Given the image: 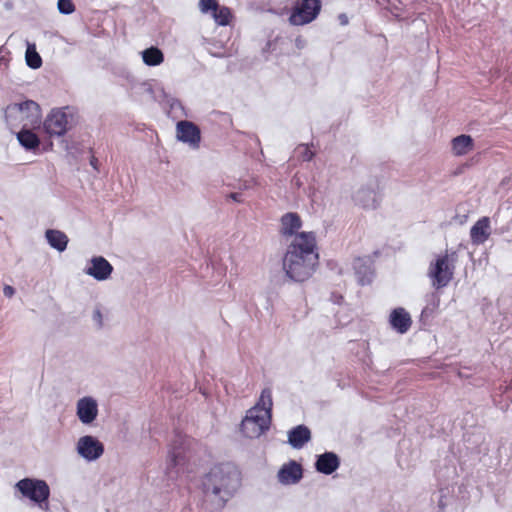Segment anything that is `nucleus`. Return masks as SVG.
Masks as SVG:
<instances>
[{
  "label": "nucleus",
  "mask_w": 512,
  "mask_h": 512,
  "mask_svg": "<svg viewBox=\"0 0 512 512\" xmlns=\"http://www.w3.org/2000/svg\"><path fill=\"white\" fill-rule=\"evenodd\" d=\"M241 472L231 464L225 463L213 467L204 477L202 485L207 497L224 507L241 487Z\"/></svg>",
  "instance_id": "f03ea898"
},
{
  "label": "nucleus",
  "mask_w": 512,
  "mask_h": 512,
  "mask_svg": "<svg viewBox=\"0 0 512 512\" xmlns=\"http://www.w3.org/2000/svg\"><path fill=\"white\" fill-rule=\"evenodd\" d=\"M17 139L23 147L29 150L37 148L40 144L38 136L30 128H22L17 133Z\"/></svg>",
  "instance_id": "5701e85b"
},
{
  "label": "nucleus",
  "mask_w": 512,
  "mask_h": 512,
  "mask_svg": "<svg viewBox=\"0 0 512 512\" xmlns=\"http://www.w3.org/2000/svg\"><path fill=\"white\" fill-rule=\"evenodd\" d=\"M272 405V391L270 388H265L262 390L258 402L248 410L246 417L242 420L241 430L247 437H258L268 429Z\"/></svg>",
  "instance_id": "7ed1b4c3"
},
{
  "label": "nucleus",
  "mask_w": 512,
  "mask_h": 512,
  "mask_svg": "<svg viewBox=\"0 0 512 512\" xmlns=\"http://www.w3.org/2000/svg\"><path fill=\"white\" fill-rule=\"evenodd\" d=\"M302 227L300 216L294 212L284 214L280 219V234L284 237L296 236Z\"/></svg>",
  "instance_id": "2eb2a0df"
},
{
  "label": "nucleus",
  "mask_w": 512,
  "mask_h": 512,
  "mask_svg": "<svg viewBox=\"0 0 512 512\" xmlns=\"http://www.w3.org/2000/svg\"><path fill=\"white\" fill-rule=\"evenodd\" d=\"M456 259L457 255L455 252H445L437 256L435 261L430 263L428 277L435 289L446 287L453 279Z\"/></svg>",
  "instance_id": "39448f33"
},
{
  "label": "nucleus",
  "mask_w": 512,
  "mask_h": 512,
  "mask_svg": "<svg viewBox=\"0 0 512 512\" xmlns=\"http://www.w3.org/2000/svg\"><path fill=\"white\" fill-rule=\"evenodd\" d=\"M311 438L310 430L304 425H298L288 433L289 444L296 449L302 448Z\"/></svg>",
  "instance_id": "aec40b11"
},
{
  "label": "nucleus",
  "mask_w": 512,
  "mask_h": 512,
  "mask_svg": "<svg viewBox=\"0 0 512 512\" xmlns=\"http://www.w3.org/2000/svg\"><path fill=\"white\" fill-rule=\"evenodd\" d=\"M15 487L24 497L40 506L47 501L50 495L49 486L44 480L25 478L18 481Z\"/></svg>",
  "instance_id": "6e6552de"
},
{
  "label": "nucleus",
  "mask_w": 512,
  "mask_h": 512,
  "mask_svg": "<svg viewBox=\"0 0 512 512\" xmlns=\"http://www.w3.org/2000/svg\"><path fill=\"white\" fill-rule=\"evenodd\" d=\"M317 263L315 235L312 232H301L289 244L282 266L287 277L302 282L312 276Z\"/></svg>",
  "instance_id": "f257e3e1"
},
{
  "label": "nucleus",
  "mask_w": 512,
  "mask_h": 512,
  "mask_svg": "<svg viewBox=\"0 0 512 512\" xmlns=\"http://www.w3.org/2000/svg\"><path fill=\"white\" fill-rule=\"evenodd\" d=\"M299 152H300V157L302 158L303 161H310L313 156H314V153L310 150V148L306 145H301L299 146Z\"/></svg>",
  "instance_id": "c756f323"
},
{
  "label": "nucleus",
  "mask_w": 512,
  "mask_h": 512,
  "mask_svg": "<svg viewBox=\"0 0 512 512\" xmlns=\"http://www.w3.org/2000/svg\"><path fill=\"white\" fill-rule=\"evenodd\" d=\"M113 272L112 265L102 256L93 257L85 273L98 281L107 280Z\"/></svg>",
  "instance_id": "f8f14e48"
},
{
  "label": "nucleus",
  "mask_w": 512,
  "mask_h": 512,
  "mask_svg": "<svg viewBox=\"0 0 512 512\" xmlns=\"http://www.w3.org/2000/svg\"><path fill=\"white\" fill-rule=\"evenodd\" d=\"M296 42H297L298 46L301 45V39L300 38L296 39Z\"/></svg>",
  "instance_id": "c9c22d12"
},
{
  "label": "nucleus",
  "mask_w": 512,
  "mask_h": 512,
  "mask_svg": "<svg viewBox=\"0 0 512 512\" xmlns=\"http://www.w3.org/2000/svg\"><path fill=\"white\" fill-rule=\"evenodd\" d=\"M474 140L470 135L462 134L451 140V151L456 157L464 156L474 150Z\"/></svg>",
  "instance_id": "6ab92c4d"
},
{
  "label": "nucleus",
  "mask_w": 512,
  "mask_h": 512,
  "mask_svg": "<svg viewBox=\"0 0 512 512\" xmlns=\"http://www.w3.org/2000/svg\"><path fill=\"white\" fill-rule=\"evenodd\" d=\"M188 445L189 440L186 437L178 436L174 440L167 458V473L170 477L177 476L185 470L188 461Z\"/></svg>",
  "instance_id": "423d86ee"
},
{
  "label": "nucleus",
  "mask_w": 512,
  "mask_h": 512,
  "mask_svg": "<svg viewBox=\"0 0 512 512\" xmlns=\"http://www.w3.org/2000/svg\"><path fill=\"white\" fill-rule=\"evenodd\" d=\"M321 10L320 0H299L292 9L289 22L301 26L312 22Z\"/></svg>",
  "instance_id": "0eeeda50"
},
{
  "label": "nucleus",
  "mask_w": 512,
  "mask_h": 512,
  "mask_svg": "<svg viewBox=\"0 0 512 512\" xmlns=\"http://www.w3.org/2000/svg\"><path fill=\"white\" fill-rule=\"evenodd\" d=\"M177 139L192 148H198L201 141L199 128L190 121H180L176 125Z\"/></svg>",
  "instance_id": "9b49d317"
},
{
  "label": "nucleus",
  "mask_w": 512,
  "mask_h": 512,
  "mask_svg": "<svg viewBox=\"0 0 512 512\" xmlns=\"http://www.w3.org/2000/svg\"><path fill=\"white\" fill-rule=\"evenodd\" d=\"M363 262V259H357L354 262V268L356 269V273L359 275L358 281L361 285L368 284L372 280V271L370 267H365L363 273L361 274L360 268L362 267Z\"/></svg>",
  "instance_id": "a878e982"
},
{
  "label": "nucleus",
  "mask_w": 512,
  "mask_h": 512,
  "mask_svg": "<svg viewBox=\"0 0 512 512\" xmlns=\"http://www.w3.org/2000/svg\"><path fill=\"white\" fill-rule=\"evenodd\" d=\"M213 18L216 21L217 24L221 26H225L229 24L230 20V10L227 7H220L219 4L217 5V9H215L212 12Z\"/></svg>",
  "instance_id": "bb28decb"
},
{
  "label": "nucleus",
  "mask_w": 512,
  "mask_h": 512,
  "mask_svg": "<svg viewBox=\"0 0 512 512\" xmlns=\"http://www.w3.org/2000/svg\"><path fill=\"white\" fill-rule=\"evenodd\" d=\"M390 325L400 334L406 333L412 324L409 313L404 308L394 309L389 318Z\"/></svg>",
  "instance_id": "f3484780"
},
{
  "label": "nucleus",
  "mask_w": 512,
  "mask_h": 512,
  "mask_svg": "<svg viewBox=\"0 0 512 512\" xmlns=\"http://www.w3.org/2000/svg\"><path fill=\"white\" fill-rule=\"evenodd\" d=\"M339 20L342 25L348 24V17L345 14L339 15Z\"/></svg>",
  "instance_id": "72a5a7b5"
},
{
  "label": "nucleus",
  "mask_w": 512,
  "mask_h": 512,
  "mask_svg": "<svg viewBox=\"0 0 512 512\" xmlns=\"http://www.w3.org/2000/svg\"><path fill=\"white\" fill-rule=\"evenodd\" d=\"M340 461L338 456L333 452H325L318 456L315 463L316 470L320 473L330 475L338 469Z\"/></svg>",
  "instance_id": "a211bd4d"
},
{
  "label": "nucleus",
  "mask_w": 512,
  "mask_h": 512,
  "mask_svg": "<svg viewBox=\"0 0 512 512\" xmlns=\"http://www.w3.org/2000/svg\"><path fill=\"white\" fill-rule=\"evenodd\" d=\"M71 115L63 109H54L44 121V129L50 136H63L71 126Z\"/></svg>",
  "instance_id": "1a4fd4ad"
},
{
  "label": "nucleus",
  "mask_w": 512,
  "mask_h": 512,
  "mask_svg": "<svg viewBox=\"0 0 512 512\" xmlns=\"http://www.w3.org/2000/svg\"><path fill=\"white\" fill-rule=\"evenodd\" d=\"M218 2L216 0H200L199 9L202 13L213 12L217 9Z\"/></svg>",
  "instance_id": "c85d7f7f"
},
{
  "label": "nucleus",
  "mask_w": 512,
  "mask_h": 512,
  "mask_svg": "<svg viewBox=\"0 0 512 512\" xmlns=\"http://www.w3.org/2000/svg\"><path fill=\"white\" fill-rule=\"evenodd\" d=\"M296 42H297L298 46L301 45V39L300 38L296 39Z\"/></svg>",
  "instance_id": "f704fd0d"
},
{
  "label": "nucleus",
  "mask_w": 512,
  "mask_h": 512,
  "mask_svg": "<svg viewBox=\"0 0 512 512\" xmlns=\"http://www.w3.org/2000/svg\"><path fill=\"white\" fill-rule=\"evenodd\" d=\"M26 63L32 69H38L42 65V59L40 55L35 50L34 46L29 45L26 50Z\"/></svg>",
  "instance_id": "393cba45"
},
{
  "label": "nucleus",
  "mask_w": 512,
  "mask_h": 512,
  "mask_svg": "<svg viewBox=\"0 0 512 512\" xmlns=\"http://www.w3.org/2000/svg\"><path fill=\"white\" fill-rule=\"evenodd\" d=\"M46 238L51 247L62 252L66 249L68 244V237L65 233L59 230L49 229L46 231Z\"/></svg>",
  "instance_id": "4be33fe9"
},
{
  "label": "nucleus",
  "mask_w": 512,
  "mask_h": 512,
  "mask_svg": "<svg viewBox=\"0 0 512 512\" xmlns=\"http://www.w3.org/2000/svg\"><path fill=\"white\" fill-rule=\"evenodd\" d=\"M142 60L147 66H158L163 63L164 55L157 47H150L141 52Z\"/></svg>",
  "instance_id": "b1692460"
},
{
  "label": "nucleus",
  "mask_w": 512,
  "mask_h": 512,
  "mask_svg": "<svg viewBox=\"0 0 512 512\" xmlns=\"http://www.w3.org/2000/svg\"><path fill=\"white\" fill-rule=\"evenodd\" d=\"M230 199L236 202H242L241 194L240 193H231L228 196Z\"/></svg>",
  "instance_id": "473e14b6"
},
{
  "label": "nucleus",
  "mask_w": 512,
  "mask_h": 512,
  "mask_svg": "<svg viewBox=\"0 0 512 512\" xmlns=\"http://www.w3.org/2000/svg\"><path fill=\"white\" fill-rule=\"evenodd\" d=\"M57 8L60 13L69 15L75 11V5L72 0H58Z\"/></svg>",
  "instance_id": "cd10ccee"
},
{
  "label": "nucleus",
  "mask_w": 512,
  "mask_h": 512,
  "mask_svg": "<svg viewBox=\"0 0 512 512\" xmlns=\"http://www.w3.org/2000/svg\"><path fill=\"white\" fill-rule=\"evenodd\" d=\"M354 201L363 208H376L377 199L374 190L361 188L354 194Z\"/></svg>",
  "instance_id": "412c9836"
},
{
  "label": "nucleus",
  "mask_w": 512,
  "mask_h": 512,
  "mask_svg": "<svg viewBox=\"0 0 512 512\" xmlns=\"http://www.w3.org/2000/svg\"><path fill=\"white\" fill-rule=\"evenodd\" d=\"M302 478V467L295 461H291L281 467L278 472V480L280 483L289 485L295 484Z\"/></svg>",
  "instance_id": "dca6fc26"
},
{
  "label": "nucleus",
  "mask_w": 512,
  "mask_h": 512,
  "mask_svg": "<svg viewBox=\"0 0 512 512\" xmlns=\"http://www.w3.org/2000/svg\"><path fill=\"white\" fill-rule=\"evenodd\" d=\"M491 235V225L489 217H482L471 227L470 239L475 245L483 244Z\"/></svg>",
  "instance_id": "4468645a"
},
{
  "label": "nucleus",
  "mask_w": 512,
  "mask_h": 512,
  "mask_svg": "<svg viewBox=\"0 0 512 512\" xmlns=\"http://www.w3.org/2000/svg\"><path fill=\"white\" fill-rule=\"evenodd\" d=\"M76 451L83 459L91 462L103 455L104 445L97 438L85 435L78 439Z\"/></svg>",
  "instance_id": "9d476101"
},
{
  "label": "nucleus",
  "mask_w": 512,
  "mask_h": 512,
  "mask_svg": "<svg viewBox=\"0 0 512 512\" xmlns=\"http://www.w3.org/2000/svg\"><path fill=\"white\" fill-rule=\"evenodd\" d=\"M5 118L12 129L33 128L40 124V106L33 100L10 104L5 110Z\"/></svg>",
  "instance_id": "20e7f679"
},
{
  "label": "nucleus",
  "mask_w": 512,
  "mask_h": 512,
  "mask_svg": "<svg viewBox=\"0 0 512 512\" xmlns=\"http://www.w3.org/2000/svg\"><path fill=\"white\" fill-rule=\"evenodd\" d=\"M98 415V405L92 397H83L77 402V416L83 424H91Z\"/></svg>",
  "instance_id": "ddd939ff"
},
{
  "label": "nucleus",
  "mask_w": 512,
  "mask_h": 512,
  "mask_svg": "<svg viewBox=\"0 0 512 512\" xmlns=\"http://www.w3.org/2000/svg\"><path fill=\"white\" fill-rule=\"evenodd\" d=\"M3 293L6 297H12L15 293V290L12 286L6 285L3 289Z\"/></svg>",
  "instance_id": "2f4dec72"
},
{
  "label": "nucleus",
  "mask_w": 512,
  "mask_h": 512,
  "mask_svg": "<svg viewBox=\"0 0 512 512\" xmlns=\"http://www.w3.org/2000/svg\"><path fill=\"white\" fill-rule=\"evenodd\" d=\"M93 320L96 322V324L99 328H101L103 326V316L99 309H96L93 312Z\"/></svg>",
  "instance_id": "7c9ffc66"
}]
</instances>
